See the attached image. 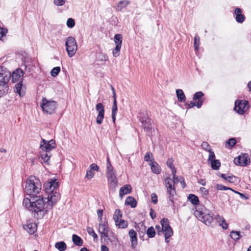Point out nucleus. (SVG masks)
I'll use <instances>...</instances> for the list:
<instances>
[{
    "instance_id": "obj_39",
    "label": "nucleus",
    "mask_w": 251,
    "mask_h": 251,
    "mask_svg": "<svg viewBox=\"0 0 251 251\" xmlns=\"http://www.w3.org/2000/svg\"><path fill=\"white\" fill-rule=\"evenodd\" d=\"M200 45V38L198 34H196L194 37V47L195 50L198 51L199 50Z\"/></svg>"
},
{
    "instance_id": "obj_55",
    "label": "nucleus",
    "mask_w": 251,
    "mask_h": 251,
    "mask_svg": "<svg viewBox=\"0 0 251 251\" xmlns=\"http://www.w3.org/2000/svg\"><path fill=\"white\" fill-rule=\"evenodd\" d=\"M236 140L234 138H229L227 141H226V143L230 147H233L236 144Z\"/></svg>"
},
{
    "instance_id": "obj_19",
    "label": "nucleus",
    "mask_w": 251,
    "mask_h": 251,
    "mask_svg": "<svg viewBox=\"0 0 251 251\" xmlns=\"http://www.w3.org/2000/svg\"><path fill=\"white\" fill-rule=\"evenodd\" d=\"M24 229L29 234H33L37 230V225L35 223H30L23 226Z\"/></svg>"
},
{
    "instance_id": "obj_47",
    "label": "nucleus",
    "mask_w": 251,
    "mask_h": 251,
    "mask_svg": "<svg viewBox=\"0 0 251 251\" xmlns=\"http://www.w3.org/2000/svg\"><path fill=\"white\" fill-rule=\"evenodd\" d=\"M67 26L69 28H73L75 25V21L73 18H69L66 23Z\"/></svg>"
},
{
    "instance_id": "obj_35",
    "label": "nucleus",
    "mask_w": 251,
    "mask_h": 251,
    "mask_svg": "<svg viewBox=\"0 0 251 251\" xmlns=\"http://www.w3.org/2000/svg\"><path fill=\"white\" fill-rule=\"evenodd\" d=\"M55 247L59 251H65L66 250V244L64 241H60L55 243Z\"/></svg>"
},
{
    "instance_id": "obj_36",
    "label": "nucleus",
    "mask_w": 251,
    "mask_h": 251,
    "mask_svg": "<svg viewBox=\"0 0 251 251\" xmlns=\"http://www.w3.org/2000/svg\"><path fill=\"white\" fill-rule=\"evenodd\" d=\"M115 225L119 228H125L128 226V223L125 220L120 219L117 223H115Z\"/></svg>"
},
{
    "instance_id": "obj_14",
    "label": "nucleus",
    "mask_w": 251,
    "mask_h": 251,
    "mask_svg": "<svg viewBox=\"0 0 251 251\" xmlns=\"http://www.w3.org/2000/svg\"><path fill=\"white\" fill-rule=\"evenodd\" d=\"M108 231L109 228L107 222L99 224V232L100 234L101 237H107L108 236Z\"/></svg>"
},
{
    "instance_id": "obj_25",
    "label": "nucleus",
    "mask_w": 251,
    "mask_h": 251,
    "mask_svg": "<svg viewBox=\"0 0 251 251\" xmlns=\"http://www.w3.org/2000/svg\"><path fill=\"white\" fill-rule=\"evenodd\" d=\"M23 79L20 80L14 87V91L17 93L20 97L23 96L25 94L22 93V88L23 86Z\"/></svg>"
},
{
    "instance_id": "obj_45",
    "label": "nucleus",
    "mask_w": 251,
    "mask_h": 251,
    "mask_svg": "<svg viewBox=\"0 0 251 251\" xmlns=\"http://www.w3.org/2000/svg\"><path fill=\"white\" fill-rule=\"evenodd\" d=\"M60 72V67H54L50 71V75L53 77L57 76Z\"/></svg>"
},
{
    "instance_id": "obj_10",
    "label": "nucleus",
    "mask_w": 251,
    "mask_h": 251,
    "mask_svg": "<svg viewBox=\"0 0 251 251\" xmlns=\"http://www.w3.org/2000/svg\"><path fill=\"white\" fill-rule=\"evenodd\" d=\"M40 148L42 151L50 152L52 149L56 148L55 141L53 139L48 141L42 139Z\"/></svg>"
},
{
    "instance_id": "obj_21",
    "label": "nucleus",
    "mask_w": 251,
    "mask_h": 251,
    "mask_svg": "<svg viewBox=\"0 0 251 251\" xmlns=\"http://www.w3.org/2000/svg\"><path fill=\"white\" fill-rule=\"evenodd\" d=\"M137 201L132 196H128L125 201L126 205H130L131 208H135L137 206Z\"/></svg>"
},
{
    "instance_id": "obj_40",
    "label": "nucleus",
    "mask_w": 251,
    "mask_h": 251,
    "mask_svg": "<svg viewBox=\"0 0 251 251\" xmlns=\"http://www.w3.org/2000/svg\"><path fill=\"white\" fill-rule=\"evenodd\" d=\"M187 105V108L190 109L194 106H196L198 108H200L201 107V103L200 101H196L194 102L193 101H191L189 103H186Z\"/></svg>"
},
{
    "instance_id": "obj_37",
    "label": "nucleus",
    "mask_w": 251,
    "mask_h": 251,
    "mask_svg": "<svg viewBox=\"0 0 251 251\" xmlns=\"http://www.w3.org/2000/svg\"><path fill=\"white\" fill-rule=\"evenodd\" d=\"M230 237L234 241H238L241 237L242 235H241L240 231L232 230L230 232Z\"/></svg>"
},
{
    "instance_id": "obj_34",
    "label": "nucleus",
    "mask_w": 251,
    "mask_h": 251,
    "mask_svg": "<svg viewBox=\"0 0 251 251\" xmlns=\"http://www.w3.org/2000/svg\"><path fill=\"white\" fill-rule=\"evenodd\" d=\"M208 163L211 165V168L214 170H218L221 166V162L218 159L212 160Z\"/></svg>"
},
{
    "instance_id": "obj_3",
    "label": "nucleus",
    "mask_w": 251,
    "mask_h": 251,
    "mask_svg": "<svg viewBox=\"0 0 251 251\" xmlns=\"http://www.w3.org/2000/svg\"><path fill=\"white\" fill-rule=\"evenodd\" d=\"M194 215L199 221H201L206 225L213 226L215 224L212 213L204 206H201L194 212Z\"/></svg>"
},
{
    "instance_id": "obj_12",
    "label": "nucleus",
    "mask_w": 251,
    "mask_h": 251,
    "mask_svg": "<svg viewBox=\"0 0 251 251\" xmlns=\"http://www.w3.org/2000/svg\"><path fill=\"white\" fill-rule=\"evenodd\" d=\"M96 110L98 112V115L96 118V123L98 125H100L103 121L104 117V106L102 103H98L96 105Z\"/></svg>"
},
{
    "instance_id": "obj_4",
    "label": "nucleus",
    "mask_w": 251,
    "mask_h": 251,
    "mask_svg": "<svg viewBox=\"0 0 251 251\" xmlns=\"http://www.w3.org/2000/svg\"><path fill=\"white\" fill-rule=\"evenodd\" d=\"M36 182L30 178L26 180L25 192L27 195L30 196L31 199L34 197H38L37 195L40 192L41 189V184L38 179H35Z\"/></svg>"
},
{
    "instance_id": "obj_6",
    "label": "nucleus",
    "mask_w": 251,
    "mask_h": 251,
    "mask_svg": "<svg viewBox=\"0 0 251 251\" xmlns=\"http://www.w3.org/2000/svg\"><path fill=\"white\" fill-rule=\"evenodd\" d=\"M138 119L140 122L142 124V126L144 128L147 134L149 135L151 133V120L148 117L147 114L145 112H142L139 114Z\"/></svg>"
},
{
    "instance_id": "obj_53",
    "label": "nucleus",
    "mask_w": 251,
    "mask_h": 251,
    "mask_svg": "<svg viewBox=\"0 0 251 251\" xmlns=\"http://www.w3.org/2000/svg\"><path fill=\"white\" fill-rule=\"evenodd\" d=\"M209 152V156L208 158V163H209L212 160H215V155L213 151L212 150L208 151Z\"/></svg>"
},
{
    "instance_id": "obj_48",
    "label": "nucleus",
    "mask_w": 251,
    "mask_h": 251,
    "mask_svg": "<svg viewBox=\"0 0 251 251\" xmlns=\"http://www.w3.org/2000/svg\"><path fill=\"white\" fill-rule=\"evenodd\" d=\"M129 3V1L127 0H121L118 3V8H120V9H121L124 7H126Z\"/></svg>"
},
{
    "instance_id": "obj_13",
    "label": "nucleus",
    "mask_w": 251,
    "mask_h": 251,
    "mask_svg": "<svg viewBox=\"0 0 251 251\" xmlns=\"http://www.w3.org/2000/svg\"><path fill=\"white\" fill-rule=\"evenodd\" d=\"M58 186V183L56 179H50L47 182H46L43 185V187L47 193L49 194L53 191Z\"/></svg>"
},
{
    "instance_id": "obj_22",
    "label": "nucleus",
    "mask_w": 251,
    "mask_h": 251,
    "mask_svg": "<svg viewBox=\"0 0 251 251\" xmlns=\"http://www.w3.org/2000/svg\"><path fill=\"white\" fill-rule=\"evenodd\" d=\"M149 164L151 166V171L153 173L155 174H159L161 173V169L157 162L155 161L151 162V163H149Z\"/></svg>"
},
{
    "instance_id": "obj_33",
    "label": "nucleus",
    "mask_w": 251,
    "mask_h": 251,
    "mask_svg": "<svg viewBox=\"0 0 251 251\" xmlns=\"http://www.w3.org/2000/svg\"><path fill=\"white\" fill-rule=\"evenodd\" d=\"M226 181L231 183L238 184L240 182V180L238 177L231 175L227 176Z\"/></svg>"
},
{
    "instance_id": "obj_49",
    "label": "nucleus",
    "mask_w": 251,
    "mask_h": 251,
    "mask_svg": "<svg viewBox=\"0 0 251 251\" xmlns=\"http://www.w3.org/2000/svg\"><path fill=\"white\" fill-rule=\"evenodd\" d=\"M216 188L219 190H232V189L230 187L225 186L224 185L219 184H217Z\"/></svg>"
},
{
    "instance_id": "obj_29",
    "label": "nucleus",
    "mask_w": 251,
    "mask_h": 251,
    "mask_svg": "<svg viewBox=\"0 0 251 251\" xmlns=\"http://www.w3.org/2000/svg\"><path fill=\"white\" fill-rule=\"evenodd\" d=\"M72 241L74 244L78 246H81L83 245V241L82 239L78 235L73 234L72 236Z\"/></svg>"
},
{
    "instance_id": "obj_54",
    "label": "nucleus",
    "mask_w": 251,
    "mask_h": 251,
    "mask_svg": "<svg viewBox=\"0 0 251 251\" xmlns=\"http://www.w3.org/2000/svg\"><path fill=\"white\" fill-rule=\"evenodd\" d=\"M174 160L172 158H168L167 161V166L170 168L171 169L172 168H173L175 167L174 164H173Z\"/></svg>"
},
{
    "instance_id": "obj_38",
    "label": "nucleus",
    "mask_w": 251,
    "mask_h": 251,
    "mask_svg": "<svg viewBox=\"0 0 251 251\" xmlns=\"http://www.w3.org/2000/svg\"><path fill=\"white\" fill-rule=\"evenodd\" d=\"M122 217V213L121 210L119 209H116L113 215V219L115 223H117L118 221L120 220V219H121Z\"/></svg>"
},
{
    "instance_id": "obj_46",
    "label": "nucleus",
    "mask_w": 251,
    "mask_h": 251,
    "mask_svg": "<svg viewBox=\"0 0 251 251\" xmlns=\"http://www.w3.org/2000/svg\"><path fill=\"white\" fill-rule=\"evenodd\" d=\"M164 181H165V186L167 188H169L170 186L171 188L175 187L174 184L173 183V181H172V179L171 178H170L169 177H167L165 179Z\"/></svg>"
},
{
    "instance_id": "obj_41",
    "label": "nucleus",
    "mask_w": 251,
    "mask_h": 251,
    "mask_svg": "<svg viewBox=\"0 0 251 251\" xmlns=\"http://www.w3.org/2000/svg\"><path fill=\"white\" fill-rule=\"evenodd\" d=\"M147 234L149 238H151L155 236V231L153 226L149 227L147 230Z\"/></svg>"
},
{
    "instance_id": "obj_64",
    "label": "nucleus",
    "mask_w": 251,
    "mask_h": 251,
    "mask_svg": "<svg viewBox=\"0 0 251 251\" xmlns=\"http://www.w3.org/2000/svg\"><path fill=\"white\" fill-rule=\"evenodd\" d=\"M150 215L152 220H153L156 217V214L154 213V211L152 208H150Z\"/></svg>"
},
{
    "instance_id": "obj_23",
    "label": "nucleus",
    "mask_w": 251,
    "mask_h": 251,
    "mask_svg": "<svg viewBox=\"0 0 251 251\" xmlns=\"http://www.w3.org/2000/svg\"><path fill=\"white\" fill-rule=\"evenodd\" d=\"M167 194L169 195V201L171 202L172 204L174 205V199L173 197L176 195V192L175 187H171L170 186L169 188H167Z\"/></svg>"
},
{
    "instance_id": "obj_27",
    "label": "nucleus",
    "mask_w": 251,
    "mask_h": 251,
    "mask_svg": "<svg viewBox=\"0 0 251 251\" xmlns=\"http://www.w3.org/2000/svg\"><path fill=\"white\" fill-rule=\"evenodd\" d=\"M176 94L179 101L181 102L185 101L186 98L183 91L181 89H177L176 90Z\"/></svg>"
},
{
    "instance_id": "obj_11",
    "label": "nucleus",
    "mask_w": 251,
    "mask_h": 251,
    "mask_svg": "<svg viewBox=\"0 0 251 251\" xmlns=\"http://www.w3.org/2000/svg\"><path fill=\"white\" fill-rule=\"evenodd\" d=\"M108 184L110 188H114L117 184V179L114 169L106 170Z\"/></svg>"
},
{
    "instance_id": "obj_7",
    "label": "nucleus",
    "mask_w": 251,
    "mask_h": 251,
    "mask_svg": "<svg viewBox=\"0 0 251 251\" xmlns=\"http://www.w3.org/2000/svg\"><path fill=\"white\" fill-rule=\"evenodd\" d=\"M65 46L68 56L70 57L74 56L77 49L75 38L72 36L67 38L65 41Z\"/></svg>"
},
{
    "instance_id": "obj_15",
    "label": "nucleus",
    "mask_w": 251,
    "mask_h": 251,
    "mask_svg": "<svg viewBox=\"0 0 251 251\" xmlns=\"http://www.w3.org/2000/svg\"><path fill=\"white\" fill-rule=\"evenodd\" d=\"M160 224L162 226V230L164 233H167V232L173 233V229L170 226L169 221L168 219L163 218L160 221Z\"/></svg>"
},
{
    "instance_id": "obj_32",
    "label": "nucleus",
    "mask_w": 251,
    "mask_h": 251,
    "mask_svg": "<svg viewBox=\"0 0 251 251\" xmlns=\"http://www.w3.org/2000/svg\"><path fill=\"white\" fill-rule=\"evenodd\" d=\"M114 41L115 43L116 46L121 47L123 37L121 34H116L114 35Z\"/></svg>"
},
{
    "instance_id": "obj_59",
    "label": "nucleus",
    "mask_w": 251,
    "mask_h": 251,
    "mask_svg": "<svg viewBox=\"0 0 251 251\" xmlns=\"http://www.w3.org/2000/svg\"><path fill=\"white\" fill-rule=\"evenodd\" d=\"M66 0H54V4L57 6H62L64 4Z\"/></svg>"
},
{
    "instance_id": "obj_63",
    "label": "nucleus",
    "mask_w": 251,
    "mask_h": 251,
    "mask_svg": "<svg viewBox=\"0 0 251 251\" xmlns=\"http://www.w3.org/2000/svg\"><path fill=\"white\" fill-rule=\"evenodd\" d=\"M231 191L232 192H233L234 193L238 194V195H239L242 199H245L246 200H247L249 199V197L246 196L244 194H242L238 191L233 190V189H232V190H231Z\"/></svg>"
},
{
    "instance_id": "obj_43",
    "label": "nucleus",
    "mask_w": 251,
    "mask_h": 251,
    "mask_svg": "<svg viewBox=\"0 0 251 251\" xmlns=\"http://www.w3.org/2000/svg\"><path fill=\"white\" fill-rule=\"evenodd\" d=\"M87 231L89 234L94 238V240L97 239L98 237L97 234L95 232L94 229L91 227H87Z\"/></svg>"
},
{
    "instance_id": "obj_52",
    "label": "nucleus",
    "mask_w": 251,
    "mask_h": 251,
    "mask_svg": "<svg viewBox=\"0 0 251 251\" xmlns=\"http://www.w3.org/2000/svg\"><path fill=\"white\" fill-rule=\"evenodd\" d=\"M201 147L205 151H211L210 146L209 144L206 142H203L201 144Z\"/></svg>"
},
{
    "instance_id": "obj_30",
    "label": "nucleus",
    "mask_w": 251,
    "mask_h": 251,
    "mask_svg": "<svg viewBox=\"0 0 251 251\" xmlns=\"http://www.w3.org/2000/svg\"><path fill=\"white\" fill-rule=\"evenodd\" d=\"M118 111L117 100H113L112 108V119L113 123L116 121V115Z\"/></svg>"
},
{
    "instance_id": "obj_44",
    "label": "nucleus",
    "mask_w": 251,
    "mask_h": 251,
    "mask_svg": "<svg viewBox=\"0 0 251 251\" xmlns=\"http://www.w3.org/2000/svg\"><path fill=\"white\" fill-rule=\"evenodd\" d=\"M1 25L2 23L0 21V40H1L3 36L6 35L8 31L7 29L3 28Z\"/></svg>"
},
{
    "instance_id": "obj_51",
    "label": "nucleus",
    "mask_w": 251,
    "mask_h": 251,
    "mask_svg": "<svg viewBox=\"0 0 251 251\" xmlns=\"http://www.w3.org/2000/svg\"><path fill=\"white\" fill-rule=\"evenodd\" d=\"M94 174L95 173L92 170H88L86 172L85 178H87L88 179H91L93 177Z\"/></svg>"
},
{
    "instance_id": "obj_17",
    "label": "nucleus",
    "mask_w": 251,
    "mask_h": 251,
    "mask_svg": "<svg viewBox=\"0 0 251 251\" xmlns=\"http://www.w3.org/2000/svg\"><path fill=\"white\" fill-rule=\"evenodd\" d=\"M132 191V187L129 184H126L122 187L119 190V196L123 198L124 195L130 194Z\"/></svg>"
},
{
    "instance_id": "obj_1",
    "label": "nucleus",
    "mask_w": 251,
    "mask_h": 251,
    "mask_svg": "<svg viewBox=\"0 0 251 251\" xmlns=\"http://www.w3.org/2000/svg\"><path fill=\"white\" fill-rule=\"evenodd\" d=\"M60 198L58 193L54 191L48 194V201L46 203L45 199L43 196L34 197L31 199L25 198L23 205L31 212L32 215L37 220L41 219L52 208Z\"/></svg>"
},
{
    "instance_id": "obj_16",
    "label": "nucleus",
    "mask_w": 251,
    "mask_h": 251,
    "mask_svg": "<svg viewBox=\"0 0 251 251\" xmlns=\"http://www.w3.org/2000/svg\"><path fill=\"white\" fill-rule=\"evenodd\" d=\"M242 9L239 7H236L234 10L235 20L238 23H242L245 20V17L242 14Z\"/></svg>"
},
{
    "instance_id": "obj_58",
    "label": "nucleus",
    "mask_w": 251,
    "mask_h": 251,
    "mask_svg": "<svg viewBox=\"0 0 251 251\" xmlns=\"http://www.w3.org/2000/svg\"><path fill=\"white\" fill-rule=\"evenodd\" d=\"M173 233H170L169 232H167V233H164V236H165V242L167 243H168L170 241L168 240V239L171 237L172 236H173Z\"/></svg>"
},
{
    "instance_id": "obj_5",
    "label": "nucleus",
    "mask_w": 251,
    "mask_h": 251,
    "mask_svg": "<svg viewBox=\"0 0 251 251\" xmlns=\"http://www.w3.org/2000/svg\"><path fill=\"white\" fill-rule=\"evenodd\" d=\"M40 106L44 112L50 115L55 112L58 104L56 101L52 100H49L44 98L42 100Z\"/></svg>"
},
{
    "instance_id": "obj_24",
    "label": "nucleus",
    "mask_w": 251,
    "mask_h": 251,
    "mask_svg": "<svg viewBox=\"0 0 251 251\" xmlns=\"http://www.w3.org/2000/svg\"><path fill=\"white\" fill-rule=\"evenodd\" d=\"M215 219L217 222L219 223V226H221L224 229H226L228 228V225L223 217L217 215Z\"/></svg>"
},
{
    "instance_id": "obj_2",
    "label": "nucleus",
    "mask_w": 251,
    "mask_h": 251,
    "mask_svg": "<svg viewBox=\"0 0 251 251\" xmlns=\"http://www.w3.org/2000/svg\"><path fill=\"white\" fill-rule=\"evenodd\" d=\"M24 75L23 70L18 68L11 74L7 68L0 66V97L6 94L9 90L6 83L11 79L13 83L19 81L23 78Z\"/></svg>"
},
{
    "instance_id": "obj_28",
    "label": "nucleus",
    "mask_w": 251,
    "mask_h": 251,
    "mask_svg": "<svg viewBox=\"0 0 251 251\" xmlns=\"http://www.w3.org/2000/svg\"><path fill=\"white\" fill-rule=\"evenodd\" d=\"M108 59L107 55L102 52H97L96 56V60L97 61L105 62Z\"/></svg>"
},
{
    "instance_id": "obj_8",
    "label": "nucleus",
    "mask_w": 251,
    "mask_h": 251,
    "mask_svg": "<svg viewBox=\"0 0 251 251\" xmlns=\"http://www.w3.org/2000/svg\"><path fill=\"white\" fill-rule=\"evenodd\" d=\"M249 109V101L236 100L234 102V110L240 115H243Z\"/></svg>"
},
{
    "instance_id": "obj_26",
    "label": "nucleus",
    "mask_w": 251,
    "mask_h": 251,
    "mask_svg": "<svg viewBox=\"0 0 251 251\" xmlns=\"http://www.w3.org/2000/svg\"><path fill=\"white\" fill-rule=\"evenodd\" d=\"M40 155L41 159L47 164H49L48 161L50 159L51 154L50 152H47L44 151H41L40 152Z\"/></svg>"
},
{
    "instance_id": "obj_42",
    "label": "nucleus",
    "mask_w": 251,
    "mask_h": 251,
    "mask_svg": "<svg viewBox=\"0 0 251 251\" xmlns=\"http://www.w3.org/2000/svg\"><path fill=\"white\" fill-rule=\"evenodd\" d=\"M144 160L146 162H149V163H151V162H154V158H153L152 153L151 152H146L144 156Z\"/></svg>"
},
{
    "instance_id": "obj_31",
    "label": "nucleus",
    "mask_w": 251,
    "mask_h": 251,
    "mask_svg": "<svg viewBox=\"0 0 251 251\" xmlns=\"http://www.w3.org/2000/svg\"><path fill=\"white\" fill-rule=\"evenodd\" d=\"M188 199L193 205H197L199 204V199L198 197L194 194H190Z\"/></svg>"
},
{
    "instance_id": "obj_20",
    "label": "nucleus",
    "mask_w": 251,
    "mask_h": 251,
    "mask_svg": "<svg viewBox=\"0 0 251 251\" xmlns=\"http://www.w3.org/2000/svg\"><path fill=\"white\" fill-rule=\"evenodd\" d=\"M204 95V93L201 91L197 92L194 94L193 99L196 102L200 101L202 105L205 100V99L203 98Z\"/></svg>"
},
{
    "instance_id": "obj_60",
    "label": "nucleus",
    "mask_w": 251,
    "mask_h": 251,
    "mask_svg": "<svg viewBox=\"0 0 251 251\" xmlns=\"http://www.w3.org/2000/svg\"><path fill=\"white\" fill-rule=\"evenodd\" d=\"M200 191L201 193L203 195V196L206 197L209 194V191L208 190H206L204 187H201L200 189Z\"/></svg>"
},
{
    "instance_id": "obj_50",
    "label": "nucleus",
    "mask_w": 251,
    "mask_h": 251,
    "mask_svg": "<svg viewBox=\"0 0 251 251\" xmlns=\"http://www.w3.org/2000/svg\"><path fill=\"white\" fill-rule=\"evenodd\" d=\"M121 47L116 46L113 50V55L114 57H117L120 55Z\"/></svg>"
},
{
    "instance_id": "obj_62",
    "label": "nucleus",
    "mask_w": 251,
    "mask_h": 251,
    "mask_svg": "<svg viewBox=\"0 0 251 251\" xmlns=\"http://www.w3.org/2000/svg\"><path fill=\"white\" fill-rule=\"evenodd\" d=\"M89 168L90 170H92L93 172L94 171H98L99 170V166L96 164L95 163H93L91 165H90Z\"/></svg>"
},
{
    "instance_id": "obj_57",
    "label": "nucleus",
    "mask_w": 251,
    "mask_h": 251,
    "mask_svg": "<svg viewBox=\"0 0 251 251\" xmlns=\"http://www.w3.org/2000/svg\"><path fill=\"white\" fill-rule=\"evenodd\" d=\"M112 169H114V168L110 163L109 157L107 156L106 158V170Z\"/></svg>"
},
{
    "instance_id": "obj_61",
    "label": "nucleus",
    "mask_w": 251,
    "mask_h": 251,
    "mask_svg": "<svg viewBox=\"0 0 251 251\" xmlns=\"http://www.w3.org/2000/svg\"><path fill=\"white\" fill-rule=\"evenodd\" d=\"M151 201L154 204H156L158 201L157 196L155 193H152L151 195Z\"/></svg>"
},
{
    "instance_id": "obj_18",
    "label": "nucleus",
    "mask_w": 251,
    "mask_h": 251,
    "mask_svg": "<svg viewBox=\"0 0 251 251\" xmlns=\"http://www.w3.org/2000/svg\"><path fill=\"white\" fill-rule=\"evenodd\" d=\"M128 234L131 243V246L133 248H134L137 245V233L133 229H130Z\"/></svg>"
},
{
    "instance_id": "obj_9",
    "label": "nucleus",
    "mask_w": 251,
    "mask_h": 251,
    "mask_svg": "<svg viewBox=\"0 0 251 251\" xmlns=\"http://www.w3.org/2000/svg\"><path fill=\"white\" fill-rule=\"evenodd\" d=\"M234 163L238 166H246L250 163V158L247 153H242L234 159Z\"/></svg>"
},
{
    "instance_id": "obj_56",
    "label": "nucleus",
    "mask_w": 251,
    "mask_h": 251,
    "mask_svg": "<svg viewBox=\"0 0 251 251\" xmlns=\"http://www.w3.org/2000/svg\"><path fill=\"white\" fill-rule=\"evenodd\" d=\"M103 211L102 209H99L97 210V214L98 217V220L101 223L102 221V216L103 215Z\"/></svg>"
}]
</instances>
